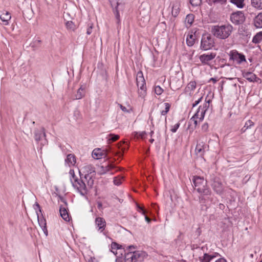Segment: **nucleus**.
I'll list each match as a JSON object with an SVG mask.
<instances>
[{
	"mask_svg": "<svg viewBox=\"0 0 262 262\" xmlns=\"http://www.w3.org/2000/svg\"><path fill=\"white\" fill-rule=\"evenodd\" d=\"M192 181L194 189L201 194L199 196L200 203L204 204L206 201H211L210 198L211 191L207 185V181L200 176H194Z\"/></svg>",
	"mask_w": 262,
	"mask_h": 262,
	"instance_id": "f257e3e1",
	"label": "nucleus"
},
{
	"mask_svg": "<svg viewBox=\"0 0 262 262\" xmlns=\"http://www.w3.org/2000/svg\"><path fill=\"white\" fill-rule=\"evenodd\" d=\"M233 27L231 25L215 26L212 28L211 32L214 36L220 39H225L231 34Z\"/></svg>",
	"mask_w": 262,
	"mask_h": 262,
	"instance_id": "f03ea898",
	"label": "nucleus"
},
{
	"mask_svg": "<svg viewBox=\"0 0 262 262\" xmlns=\"http://www.w3.org/2000/svg\"><path fill=\"white\" fill-rule=\"evenodd\" d=\"M81 170L84 174V178L87 181V185L91 188L94 184L93 177L95 175V169L92 165H86L81 168Z\"/></svg>",
	"mask_w": 262,
	"mask_h": 262,
	"instance_id": "7ed1b4c3",
	"label": "nucleus"
},
{
	"mask_svg": "<svg viewBox=\"0 0 262 262\" xmlns=\"http://www.w3.org/2000/svg\"><path fill=\"white\" fill-rule=\"evenodd\" d=\"M79 174L80 176V179L76 178L75 179L74 181H73L72 179L70 180L72 184V186L77 190L81 195L84 196L87 194L88 190L86 185L82 179L81 172L80 170H79Z\"/></svg>",
	"mask_w": 262,
	"mask_h": 262,
	"instance_id": "20e7f679",
	"label": "nucleus"
},
{
	"mask_svg": "<svg viewBox=\"0 0 262 262\" xmlns=\"http://www.w3.org/2000/svg\"><path fill=\"white\" fill-rule=\"evenodd\" d=\"M214 45V38L209 34H204L201 43V49L204 51L211 49Z\"/></svg>",
	"mask_w": 262,
	"mask_h": 262,
	"instance_id": "39448f33",
	"label": "nucleus"
},
{
	"mask_svg": "<svg viewBox=\"0 0 262 262\" xmlns=\"http://www.w3.org/2000/svg\"><path fill=\"white\" fill-rule=\"evenodd\" d=\"M230 20L235 25L243 24L245 20V16L242 11L233 12L231 14Z\"/></svg>",
	"mask_w": 262,
	"mask_h": 262,
	"instance_id": "423d86ee",
	"label": "nucleus"
},
{
	"mask_svg": "<svg viewBox=\"0 0 262 262\" xmlns=\"http://www.w3.org/2000/svg\"><path fill=\"white\" fill-rule=\"evenodd\" d=\"M111 152H112V150L110 147L106 148L105 150L103 151H101L100 148H96L92 152V156L94 159L98 160L101 158L102 156H104V158L107 157Z\"/></svg>",
	"mask_w": 262,
	"mask_h": 262,
	"instance_id": "0eeeda50",
	"label": "nucleus"
},
{
	"mask_svg": "<svg viewBox=\"0 0 262 262\" xmlns=\"http://www.w3.org/2000/svg\"><path fill=\"white\" fill-rule=\"evenodd\" d=\"M211 186L213 190L217 194H220L223 192V186L219 178H213Z\"/></svg>",
	"mask_w": 262,
	"mask_h": 262,
	"instance_id": "6e6552de",
	"label": "nucleus"
},
{
	"mask_svg": "<svg viewBox=\"0 0 262 262\" xmlns=\"http://www.w3.org/2000/svg\"><path fill=\"white\" fill-rule=\"evenodd\" d=\"M215 53H210V54H203L200 56L199 59L203 65H210V62L213 60L216 56Z\"/></svg>",
	"mask_w": 262,
	"mask_h": 262,
	"instance_id": "1a4fd4ad",
	"label": "nucleus"
},
{
	"mask_svg": "<svg viewBox=\"0 0 262 262\" xmlns=\"http://www.w3.org/2000/svg\"><path fill=\"white\" fill-rule=\"evenodd\" d=\"M34 137L35 139L37 142L41 140L42 137H44V140L43 142L41 143L42 144H45L47 142V141L46 139V134L45 132V128H41L40 129H36L34 131Z\"/></svg>",
	"mask_w": 262,
	"mask_h": 262,
	"instance_id": "9d476101",
	"label": "nucleus"
},
{
	"mask_svg": "<svg viewBox=\"0 0 262 262\" xmlns=\"http://www.w3.org/2000/svg\"><path fill=\"white\" fill-rule=\"evenodd\" d=\"M230 59L236 61L239 64L246 61L245 56L242 54L238 53L237 51L232 52L231 53Z\"/></svg>",
	"mask_w": 262,
	"mask_h": 262,
	"instance_id": "9b49d317",
	"label": "nucleus"
},
{
	"mask_svg": "<svg viewBox=\"0 0 262 262\" xmlns=\"http://www.w3.org/2000/svg\"><path fill=\"white\" fill-rule=\"evenodd\" d=\"M145 256V253L141 251H137L133 252V262L137 261H141Z\"/></svg>",
	"mask_w": 262,
	"mask_h": 262,
	"instance_id": "f8f14e48",
	"label": "nucleus"
},
{
	"mask_svg": "<svg viewBox=\"0 0 262 262\" xmlns=\"http://www.w3.org/2000/svg\"><path fill=\"white\" fill-rule=\"evenodd\" d=\"M95 223L100 232H102L106 226V222L103 217H98L95 219Z\"/></svg>",
	"mask_w": 262,
	"mask_h": 262,
	"instance_id": "ddd939ff",
	"label": "nucleus"
},
{
	"mask_svg": "<svg viewBox=\"0 0 262 262\" xmlns=\"http://www.w3.org/2000/svg\"><path fill=\"white\" fill-rule=\"evenodd\" d=\"M211 102L210 100H208L206 102V103L204 104V106L202 108L200 106L199 108H200V121H202L203 120L205 114L206 112V111L208 110V108L209 107V103Z\"/></svg>",
	"mask_w": 262,
	"mask_h": 262,
	"instance_id": "4468645a",
	"label": "nucleus"
},
{
	"mask_svg": "<svg viewBox=\"0 0 262 262\" xmlns=\"http://www.w3.org/2000/svg\"><path fill=\"white\" fill-rule=\"evenodd\" d=\"M243 77L250 82L256 81V76L252 72H244L243 73Z\"/></svg>",
	"mask_w": 262,
	"mask_h": 262,
	"instance_id": "2eb2a0df",
	"label": "nucleus"
},
{
	"mask_svg": "<svg viewBox=\"0 0 262 262\" xmlns=\"http://www.w3.org/2000/svg\"><path fill=\"white\" fill-rule=\"evenodd\" d=\"M204 146L205 144L203 142L197 144L195 149V154L200 156H203L205 152Z\"/></svg>",
	"mask_w": 262,
	"mask_h": 262,
	"instance_id": "dca6fc26",
	"label": "nucleus"
},
{
	"mask_svg": "<svg viewBox=\"0 0 262 262\" xmlns=\"http://www.w3.org/2000/svg\"><path fill=\"white\" fill-rule=\"evenodd\" d=\"M180 3L179 2H176L173 3L171 10V14L174 17H177L180 12Z\"/></svg>",
	"mask_w": 262,
	"mask_h": 262,
	"instance_id": "f3484780",
	"label": "nucleus"
},
{
	"mask_svg": "<svg viewBox=\"0 0 262 262\" xmlns=\"http://www.w3.org/2000/svg\"><path fill=\"white\" fill-rule=\"evenodd\" d=\"M200 108H198L197 112L194 114V115L190 119L189 122L190 124L189 126L191 125L192 123H193V125H194V127L195 128V127L196 126L197 124H198V121H197L196 119L198 118H199L200 119Z\"/></svg>",
	"mask_w": 262,
	"mask_h": 262,
	"instance_id": "a211bd4d",
	"label": "nucleus"
},
{
	"mask_svg": "<svg viewBox=\"0 0 262 262\" xmlns=\"http://www.w3.org/2000/svg\"><path fill=\"white\" fill-rule=\"evenodd\" d=\"M139 88V94L140 97H144L146 94V88L145 86V82L137 83Z\"/></svg>",
	"mask_w": 262,
	"mask_h": 262,
	"instance_id": "6ab92c4d",
	"label": "nucleus"
},
{
	"mask_svg": "<svg viewBox=\"0 0 262 262\" xmlns=\"http://www.w3.org/2000/svg\"><path fill=\"white\" fill-rule=\"evenodd\" d=\"M254 26L257 28H262V12L259 13L254 19Z\"/></svg>",
	"mask_w": 262,
	"mask_h": 262,
	"instance_id": "aec40b11",
	"label": "nucleus"
},
{
	"mask_svg": "<svg viewBox=\"0 0 262 262\" xmlns=\"http://www.w3.org/2000/svg\"><path fill=\"white\" fill-rule=\"evenodd\" d=\"M11 15L8 12L3 13L0 16V18L3 23V25H8L9 21L11 19Z\"/></svg>",
	"mask_w": 262,
	"mask_h": 262,
	"instance_id": "412c9836",
	"label": "nucleus"
},
{
	"mask_svg": "<svg viewBox=\"0 0 262 262\" xmlns=\"http://www.w3.org/2000/svg\"><path fill=\"white\" fill-rule=\"evenodd\" d=\"M113 168H114V166L111 164H108L107 165H106L105 166H101L100 167V170L98 172V173L100 175L105 174L107 172L109 171L111 169Z\"/></svg>",
	"mask_w": 262,
	"mask_h": 262,
	"instance_id": "4be33fe9",
	"label": "nucleus"
},
{
	"mask_svg": "<svg viewBox=\"0 0 262 262\" xmlns=\"http://www.w3.org/2000/svg\"><path fill=\"white\" fill-rule=\"evenodd\" d=\"M59 212L61 216L64 221H69L70 220L69 214L64 207H60Z\"/></svg>",
	"mask_w": 262,
	"mask_h": 262,
	"instance_id": "5701e85b",
	"label": "nucleus"
},
{
	"mask_svg": "<svg viewBox=\"0 0 262 262\" xmlns=\"http://www.w3.org/2000/svg\"><path fill=\"white\" fill-rule=\"evenodd\" d=\"M254 123L251 120L247 121L243 128L240 130L241 134H243L246 132V130L251 128V126L254 125Z\"/></svg>",
	"mask_w": 262,
	"mask_h": 262,
	"instance_id": "b1692460",
	"label": "nucleus"
},
{
	"mask_svg": "<svg viewBox=\"0 0 262 262\" xmlns=\"http://www.w3.org/2000/svg\"><path fill=\"white\" fill-rule=\"evenodd\" d=\"M251 4L252 7L256 9H262V0H251Z\"/></svg>",
	"mask_w": 262,
	"mask_h": 262,
	"instance_id": "393cba45",
	"label": "nucleus"
},
{
	"mask_svg": "<svg viewBox=\"0 0 262 262\" xmlns=\"http://www.w3.org/2000/svg\"><path fill=\"white\" fill-rule=\"evenodd\" d=\"M215 257L214 255H211L207 253L204 254L202 257H200L199 259L201 262H210V261Z\"/></svg>",
	"mask_w": 262,
	"mask_h": 262,
	"instance_id": "a878e982",
	"label": "nucleus"
},
{
	"mask_svg": "<svg viewBox=\"0 0 262 262\" xmlns=\"http://www.w3.org/2000/svg\"><path fill=\"white\" fill-rule=\"evenodd\" d=\"M194 19V15L193 14H188L186 16V18H185V24L186 25H188V27L191 26V25L193 23ZM187 27H188L187 25Z\"/></svg>",
	"mask_w": 262,
	"mask_h": 262,
	"instance_id": "bb28decb",
	"label": "nucleus"
},
{
	"mask_svg": "<svg viewBox=\"0 0 262 262\" xmlns=\"http://www.w3.org/2000/svg\"><path fill=\"white\" fill-rule=\"evenodd\" d=\"M66 161L69 164L74 165L76 163V157L73 154H69L67 157Z\"/></svg>",
	"mask_w": 262,
	"mask_h": 262,
	"instance_id": "cd10ccee",
	"label": "nucleus"
},
{
	"mask_svg": "<svg viewBox=\"0 0 262 262\" xmlns=\"http://www.w3.org/2000/svg\"><path fill=\"white\" fill-rule=\"evenodd\" d=\"M120 4L118 2H117L116 6L114 8H113V12L115 15V17L117 19V24L118 25H119L120 23V15L118 10V6Z\"/></svg>",
	"mask_w": 262,
	"mask_h": 262,
	"instance_id": "c85d7f7f",
	"label": "nucleus"
},
{
	"mask_svg": "<svg viewBox=\"0 0 262 262\" xmlns=\"http://www.w3.org/2000/svg\"><path fill=\"white\" fill-rule=\"evenodd\" d=\"M122 246L116 242H112L111 244V251L115 254H117V250L122 249Z\"/></svg>",
	"mask_w": 262,
	"mask_h": 262,
	"instance_id": "c756f323",
	"label": "nucleus"
},
{
	"mask_svg": "<svg viewBox=\"0 0 262 262\" xmlns=\"http://www.w3.org/2000/svg\"><path fill=\"white\" fill-rule=\"evenodd\" d=\"M230 2L238 8H243L245 6L244 0H230Z\"/></svg>",
	"mask_w": 262,
	"mask_h": 262,
	"instance_id": "7c9ffc66",
	"label": "nucleus"
},
{
	"mask_svg": "<svg viewBox=\"0 0 262 262\" xmlns=\"http://www.w3.org/2000/svg\"><path fill=\"white\" fill-rule=\"evenodd\" d=\"M196 82L194 81H190L187 85L185 90L186 92H189L194 90L196 88Z\"/></svg>",
	"mask_w": 262,
	"mask_h": 262,
	"instance_id": "2f4dec72",
	"label": "nucleus"
},
{
	"mask_svg": "<svg viewBox=\"0 0 262 262\" xmlns=\"http://www.w3.org/2000/svg\"><path fill=\"white\" fill-rule=\"evenodd\" d=\"M84 96V89L81 86L78 90L77 94L75 95L74 99H81Z\"/></svg>",
	"mask_w": 262,
	"mask_h": 262,
	"instance_id": "473e14b6",
	"label": "nucleus"
},
{
	"mask_svg": "<svg viewBox=\"0 0 262 262\" xmlns=\"http://www.w3.org/2000/svg\"><path fill=\"white\" fill-rule=\"evenodd\" d=\"M262 41V31L257 33L253 38L252 42L255 43H258Z\"/></svg>",
	"mask_w": 262,
	"mask_h": 262,
	"instance_id": "72a5a7b5",
	"label": "nucleus"
},
{
	"mask_svg": "<svg viewBox=\"0 0 262 262\" xmlns=\"http://www.w3.org/2000/svg\"><path fill=\"white\" fill-rule=\"evenodd\" d=\"M195 42L194 36L192 34L188 35L186 39V43L188 46H192Z\"/></svg>",
	"mask_w": 262,
	"mask_h": 262,
	"instance_id": "f704fd0d",
	"label": "nucleus"
},
{
	"mask_svg": "<svg viewBox=\"0 0 262 262\" xmlns=\"http://www.w3.org/2000/svg\"><path fill=\"white\" fill-rule=\"evenodd\" d=\"M137 83L145 82L142 71L138 72L136 78Z\"/></svg>",
	"mask_w": 262,
	"mask_h": 262,
	"instance_id": "c9c22d12",
	"label": "nucleus"
},
{
	"mask_svg": "<svg viewBox=\"0 0 262 262\" xmlns=\"http://www.w3.org/2000/svg\"><path fill=\"white\" fill-rule=\"evenodd\" d=\"M227 2V0H207V2L208 5L211 6L213 4L220 3L221 4H225Z\"/></svg>",
	"mask_w": 262,
	"mask_h": 262,
	"instance_id": "e433bc0d",
	"label": "nucleus"
},
{
	"mask_svg": "<svg viewBox=\"0 0 262 262\" xmlns=\"http://www.w3.org/2000/svg\"><path fill=\"white\" fill-rule=\"evenodd\" d=\"M133 252H128L125 255V262H133Z\"/></svg>",
	"mask_w": 262,
	"mask_h": 262,
	"instance_id": "4c0bfd02",
	"label": "nucleus"
},
{
	"mask_svg": "<svg viewBox=\"0 0 262 262\" xmlns=\"http://www.w3.org/2000/svg\"><path fill=\"white\" fill-rule=\"evenodd\" d=\"M123 179L122 177H116L114 178V184L115 185L119 186L122 183V180Z\"/></svg>",
	"mask_w": 262,
	"mask_h": 262,
	"instance_id": "58836bf2",
	"label": "nucleus"
},
{
	"mask_svg": "<svg viewBox=\"0 0 262 262\" xmlns=\"http://www.w3.org/2000/svg\"><path fill=\"white\" fill-rule=\"evenodd\" d=\"M165 110L161 111L162 115H165L169 111L170 105L168 103H165Z\"/></svg>",
	"mask_w": 262,
	"mask_h": 262,
	"instance_id": "ea45409f",
	"label": "nucleus"
},
{
	"mask_svg": "<svg viewBox=\"0 0 262 262\" xmlns=\"http://www.w3.org/2000/svg\"><path fill=\"white\" fill-rule=\"evenodd\" d=\"M146 133L145 131L140 132H136L135 136L137 138H141L142 139L145 138Z\"/></svg>",
	"mask_w": 262,
	"mask_h": 262,
	"instance_id": "a19ab883",
	"label": "nucleus"
},
{
	"mask_svg": "<svg viewBox=\"0 0 262 262\" xmlns=\"http://www.w3.org/2000/svg\"><path fill=\"white\" fill-rule=\"evenodd\" d=\"M190 3L193 7H196L201 4V0H190Z\"/></svg>",
	"mask_w": 262,
	"mask_h": 262,
	"instance_id": "79ce46f5",
	"label": "nucleus"
},
{
	"mask_svg": "<svg viewBox=\"0 0 262 262\" xmlns=\"http://www.w3.org/2000/svg\"><path fill=\"white\" fill-rule=\"evenodd\" d=\"M155 93L158 95H161L163 92V90L159 85L155 86Z\"/></svg>",
	"mask_w": 262,
	"mask_h": 262,
	"instance_id": "37998d69",
	"label": "nucleus"
},
{
	"mask_svg": "<svg viewBox=\"0 0 262 262\" xmlns=\"http://www.w3.org/2000/svg\"><path fill=\"white\" fill-rule=\"evenodd\" d=\"M119 135L110 134V138L108 139V140L114 142V141L117 140L119 139Z\"/></svg>",
	"mask_w": 262,
	"mask_h": 262,
	"instance_id": "c03bdc74",
	"label": "nucleus"
},
{
	"mask_svg": "<svg viewBox=\"0 0 262 262\" xmlns=\"http://www.w3.org/2000/svg\"><path fill=\"white\" fill-rule=\"evenodd\" d=\"M38 222L40 227L46 226V221L43 217L42 219H39V217L38 216Z\"/></svg>",
	"mask_w": 262,
	"mask_h": 262,
	"instance_id": "a18cd8bd",
	"label": "nucleus"
},
{
	"mask_svg": "<svg viewBox=\"0 0 262 262\" xmlns=\"http://www.w3.org/2000/svg\"><path fill=\"white\" fill-rule=\"evenodd\" d=\"M69 174L71 176L72 178H71V179H72L73 180V181H75V179L78 178L77 176H75V172H74V171L73 169H70V170L69 171Z\"/></svg>",
	"mask_w": 262,
	"mask_h": 262,
	"instance_id": "49530a36",
	"label": "nucleus"
},
{
	"mask_svg": "<svg viewBox=\"0 0 262 262\" xmlns=\"http://www.w3.org/2000/svg\"><path fill=\"white\" fill-rule=\"evenodd\" d=\"M179 126H180V123H178L176 124L173 126V127L171 128V132H173V133L176 132V131L177 130V129H178Z\"/></svg>",
	"mask_w": 262,
	"mask_h": 262,
	"instance_id": "de8ad7c7",
	"label": "nucleus"
},
{
	"mask_svg": "<svg viewBox=\"0 0 262 262\" xmlns=\"http://www.w3.org/2000/svg\"><path fill=\"white\" fill-rule=\"evenodd\" d=\"M93 27V26L92 24H91L90 26H89L88 28L87 29V31H86V34L88 35H90L92 33Z\"/></svg>",
	"mask_w": 262,
	"mask_h": 262,
	"instance_id": "09e8293b",
	"label": "nucleus"
},
{
	"mask_svg": "<svg viewBox=\"0 0 262 262\" xmlns=\"http://www.w3.org/2000/svg\"><path fill=\"white\" fill-rule=\"evenodd\" d=\"M73 25H74V24L71 21H69L67 22V23H66L67 27L69 29H72Z\"/></svg>",
	"mask_w": 262,
	"mask_h": 262,
	"instance_id": "8fccbe9b",
	"label": "nucleus"
},
{
	"mask_svg": "<svg viewBox=\"0 0 262 262\" xmlns=\"http://www.w3.org/2000/svg\"><path fill=\"white\" fill-rule=\"evenodd\" d=\"M203 97H201L199 98L197 100L195 101V102L193 104L192 106L194 107L195 106L197 105L202 100Z\"/></svg>",
	"mask_w": 262,
	"mask_h": 262,
	"instance_id": "3c124183",
	"label": "nucleus"
},
{
	"mask_svg": "<svg viewBox=\"0 0 262 262\" xmlns=\"http://www.w3.org/2000/svg\"><path fill=\"white\" fill-rule=\"evenodd\" d=\"M40 227L42 228V230L43 232H44L46 236H47L48 235V230H47V226H45Z\"/></svg>",
	"mask_w": 262,
	"mask_h": 262,
	"instance_id": "603ef678",
	"label": "nucleus"
},
{
	"mask_svg": "<svg viewBox=\"0 0 262 262\" xmlns=\"http://www.w3.org/2000/svg\"><path fill=\"white\" fill-rule=\"evenodd\" d=\"M208 125L207 123H204L202 126V129L203 130H204V131H207L208 129Z\"/></svg>",
	"mask_w": 262,
	"mask_h": 262,
	"instance_id": "864d4df0",
	"label": "nucleus"
},
{
	"mask_svg": "<svg viewBox=\"0 0 262 262\" xmlns=\"http://www.w3.org/2000/svg\"><path fill=\"white\" fill-rule=\"evenodd\" d=\"M137 207L139 210H140L142 213L144 214H146V211L143 209V208L140 207L139 205H137Z\"/></svg>",
	"mask_w": 262,
	"mask_h": 262,
	"instance_id": "5fc2aeb1",
	"label": "nucleus"
},
{
	"mask_svg": "<svg viewBox=\"0 0 262 262\" xmlns=\"http://www.w3.org/2000/svg\"><path fill=\"white\" fill-rule=\"evenodd\" d=\"M40 43H41L40 40H36L33 42V44L36 46H39Z\"/></svg>",
	"mask_w": 262,
	"mask_h": 262,
	"instance_id": "6e6d98bb",
	"label": "nucleus"
},
{
	"mask_svg": "<svg viewBox=\"0 0 262 262\" xmlns=\"http://www.w3.org/2000/svg\"><path fill=\"white\" fill-rule=\"evenodd\" d=\"M127 248H128V250L129 251V252H133L132 250L135 249V247L133 245H130V246H128Z\"/></svg>",
	"mask_w": 262,
	"mask_h": 262,
	"instance_id": "4d7b16f0",
	"label": "nucleus"
},
{
	"mask_svg": "<svg viewBox=\"0 0 262 262\" xmlns=\"http://www.w3.org/2000/svg\"><path fill=\"white\" fill-rule=\"evenodd\" d=\"M95 261H97L96 258L94 257H91L88 262H94Z\"/></svg>",
	"mask_w": 262,
	"mask_h": 262,
	"instance_id": "13d9d810",
	"label": "nucleus"
},
{
	"mask_svg": "<svg viewBox=\"0 0 262 262\" xmlns=\"http://www.w3.org/2000/svg\"><path fill=\"white\" fill-rule=\"evenodd\" d=\"M112 152H113V154H114L115 155H118L119 157L122 156V154L120 151H118V152L112 151Z\"/></svg>",
	"mask_w": 262,
	"mask_h": 262,
	"instance_id": "bf43d9fd",
	"label": "nucleus"
},
{
	"mask_svg": "<svg viewBox=\"0 0 262 262\" xmlns=\"http://www.w3.org/2000/svg\"><path fill=\"white\" fill-rule=\"evenodd\" d=\"M120 107L121 109L123 112H127V111L126 108L125 106H123V105H122L121 104H120Z\"/></svg>",
	"mask_w": 262,
	"mask_h": 262,
	"instance_id": "052dcab7",
	"label": "nucleus"
},
{
	"mask_svg": "<svg viewBox=\"0 0 262 262\" xmlns=\"http://www.w3.org/2000/svg\"><path fill=\"white\" fill-rule=\"evenodd\" d=\"M215 262H226V260L224 258H219Z\"/></svg>",
	"mask_w": 262,
	"mask_h": 262,
	"instance_id": "680f3d73",
	"label": "nucleus"
},
{
	"mask_svg": "<svg viewBox=\"0 0 262 262\" xmlns=\"http://www.w3.org/2000/svg\"><path fill=\"white\" fill-rule=\"evenodd\" d=\"M145 219L148 223H149L151 222V219L149 217H148L147 216H145Z\"/></svg>",
	"mask_w": 262,
	"mask_h": 262,
	"instance_id": "e2e57ef3",
	"label": "nucleus"
},
{
	"mask_svg": "<svg viewBox=\"0 0 262 262\" xmlns=\"http://www.w3.org/2000/svg\"><path fill=\"white\" fill-rule=\"evenodd\" d=\"M209 81H213V83H215L217 81V80L215 78H211L210 79Z\"/></svg>",
	"mask_w": 262,
	"mask_h": 262,
	"instance_id": "0e129e2a",
	"label": "nucleus"
},
{
	"mask_svg": "<svg viewBox=\"0 0 262 262\" xmlns=\"http://www.w3.org/2000/svg\"><path fill=\"white\" fill-rule=\"evenodd\" d=\"M196 232H198V235H200L201 233V230L200 229V228H198L196 230Z\"/></svg>",
	"mask_w": 262,
	"mask_h": 262,
	"instance_id": "69168bd1",
	"label": "nucleus"
},
{
	"mask_svg": "<svg viewBox=\"0 0 262 262\" xmlns=\"http://www.w3.org/2000/svg\"><path fill=\"white\" fill-rule=\"evenodd\" d=\"M35 206L36 207V208H38L39 211H40V212H41L40 206H39V205L38 203H36Z\"/></svg>",
	"mask_w": 262,
	"mask_h": 262,
	"instance_id": "338daca9",
	"label": "nucleus"
},
{
	"mask_svg": "<svg viewBox=\"0 0 262 262\" xmlns=\"http://www.w3.org/2000/svg\"><path fill=\"white\" fill-rule=\"evenodd\" d=\"M219 206H220V208L222 209H223L222 208H224L225 207L224 205L222 204H220Z\"/></svg>",
	"mask_w": 262,
	"mask_h": 262,
	"instance_id": "774afa93",
	"label": "nucleus"
}]
</instances>
